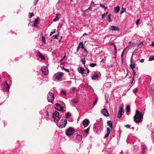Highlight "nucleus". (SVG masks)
<instances>
[{
	"instance_id": "obj_11",
	"label": "nucleus",
	"mask_w": 154,
	"mask_h": 154,
	"mask_svg": "<svg viewBox=\"0 0 154 154\" xmlns=\"http://www.w3.org/2000/svg\"><path fill=\"white\" fill-rule=\"evenodd\" d=\"M41 71L42 72V74H44V75L48 74V69L47 66H43L41 69Z\"/></svg>"
},
{
	"instance_id": "obj_6",
	"label": "nucleus",
	"mask_w": 154,
	"mask_h": 154,
	"mask_svg": "<svg viewBox=\"0 0 154 154\" xmlns=\"http://www.w3.org/2000/svg\"><path fill=\"white\" fill-rule=\"evenodd\" d=\"M54 99V94L52 93L49 92L48 94L47 99L48 101L52 102Z\"/></svg>"
},
{
	"instance_id": "obj_39",
	"label": "nucleus",
	"mask_w": 154,
	"mask_h": 154,
	"mask_svg": "<svg viewBox=\"0 0 154 154\" xmlns=\"http://www.w3.org/2000/svg\"><path fill=\"white\" fill-rule=\"evenodd\" d=\"M72 101L74 103H77L78 102V100L76 99H73Z\"/></svg>"
},
{
	"instance_id": "obj_41",
	"label": "nucleus",
	"mask_w": 154,
	"mask_h": 154,
	"mask_svg": "<svg viewBox=\"0 0 154 154\" xmlns=\"http://www.w3.org/2000/svg\"><path fill=\"white\" fill-rule=\"evenodd\" d=\"M122 8L123 9V10L120 12V14H122L125 11V9L124 8Z\"/></svg>"
},
{
	"instance_id": "obj_2",
	"label": "nucleus",
	"mask_w": 154,
	"mask_h": 154,
	"mask_svg": "<svg viewBox=\"0 0 154 154\" xmlns=\"http://www.w3.org/2000/svg\"><path fill=\"white\" fill-rule=\"evenodd\" d=\"M64 73H63L61 72H58L55 74L54 76L55 79L57 80L61 81L62 80V77Z\"/></svg>"
},
{
	"instance_id": "obj_27",
	"label": "nucleus",
	"mask_w": 154,
	"mask_h": 154,
	"mask_svg": "<svg viewBox=\"0 0 154 154\" xmlns=\"http://www.w3.org/2000/svg\"><path fill=\"white\" fill-rule=\"evenodd\" d=\"M90 130V127L88 128L87 129L84 130V132L86 133L87 134H88L89 133V131Z\"/></svg>"
},
{
	"instance_id": "obj_54",
	"label": "nucleus",
	"mask_w": 154,
	"mask_h": 154,
	"mask_svg": "<svg viewBox=\"0 0 154 154\" xmlns=\"http://www.w3.org/2000/svg\"><path fill=\"white\" fill-rule=\"evenodd\" d=\"M61 92L63 95H66V92H65V91H62Z\"/></svg>"
},
{
	"instance_id": "obj_20",
	"label": "nucleus",
	"mask_w": 154,
	"mask_h": 154,
	"mask_svg": "<svg viewBox=\"0 0 154 154\" xmlns=\"http://www.w3.org/2000/svg\"><path fill=\"white\" fill-rule=\"evenodd\" d=\"M60 15V14L58 13L57 14H56V17L54 19V21H56L59 19V16Z\"/></svg>"
},
{
	"instance_id": "obj_60",
	"label": "nucleus",
	"mask_w": 154,
	"mask_h": 154,
	"mask_svg": "<svg viewBox=\"0 0 154 154\" xmlns=\"http://www.w3.org/2000/svg\"><path fill=\"white\" fill-rule=\"evenodd\" d=\"M66 57V56L65 55H64L63 57V59H62L61 60V61H62L63 60V59L64 58H65Z\"/></svg>"
},
{
	"instance_id": "obj_40",
	"label": "nucleus",
	"mask_w": 154,
	"mask_h": 154,
	"mask_svg": "<svg viewBox=\"0 0 154 154\" xmlns=\"http://www.w3.org/2000/svg\"><path fill=\"white\" fill-rule=\"evenodd\" d=\"M42 41H43V42L45 44L46 43H45V38L44 37L42 36Z\"/></svg>"
},
{
	"instance_id": "obj_59",
	"label": "nucleus",
	"mask_w": 154,
	"mask_h": 154,
	"mask_svg": "<svg viewBox=\"0 0 154 154\" xmlns=\"http://www.w3.org/2000/svg\"><path fill=\"white\" fill-rule=\"evenodd\" d=\"M87 73H89V70L88 69V68H87Z\"/></svg>"
},
{
	"instance_id": "obj_61",
	"label": "nucleus",
	"mask_w": 154,
	"mask_h": 154,
	"mask_svg": "<svg viewBox=\"0 0 154 154\" xmlns=\"http://www.w3.org/2000/svg\"><path fill=\"white\" fill-rule=\"evenodd\" d=\"M114 46L115 47V49L116 50V45H114Z\"/></svg>"
},
{
	"instance_id": "obj_3",
	"label": "nucleus",
	"mask_w": 154,
	"mask_h": 154,
	"mask_svg": "<svg viewBox=\"0 0 154 154\" xmlns=\"http://www.w3.org/2000/svg\"><path fill=\"white\" fill-rule=\"evenodd\" d=\"M67 124V120L65 119H62L60 122L58 126L60 128H64Z\"/></svg>"
},
{
	"instance_id": "obj_15",
	"label": "nucleus",
	"mask_w": 154,
	"mask_h": 154,
	"mask_svg": "<svg viewBox=\"0 0 154 154\" xmlns=\"http://www.w3.org/2000/svg\"><path fill=\"white\" fill-rule=\"evenodd\" d=\"M107 133L105 135L104 138H106L108 137L110 133V128L108 127L107 128Z\"/></svg>"
},
{
	"instance_id": "obj_58",
	"label": "nucleus",
	"mask_w": 154,
	"mask_h": 154,
	"mask_svg": "<svg viewBox=\"0 0 154 154\" xmlns=\"http://www.w3.org/2000/svg\"><path fill=\"white\" fill-rule=\"evenodd\" d=\"M80 48L79 46V45L77 47V51L79 49V48Z\"/></svg>"
},
{
	"instance_id": "obj_1",
	"label": "nucleus",
	"mask_w": 154,
	"mask_h": 154,
	"mask_svg": "<svg viewBox=\"0 0 154 154\" xmlns=\"http://www.w3.org/2000/svg\"><path fill=\"white\" fill-rule=\"evenodd\" d=\"M143 118V114L138 110H136L135 114L134 117V122L136 123L142 122Z\"/></svg>"
},
{
	"instance_id": "obj_21",
	"label": "nucleus",
	"mask_w": 154,
	"mask_h": 154,
	"mask_svg": "<svg viewBox=\"0 0 154 154\" xmlns=\"http://www.w3.org/2000/svg\"><path fill=\"white\" fill-rule=\"evenodd\" d=\"M76 138L79 140H81L82 139V136L79 134L77 135L76 136Z\"/></svg>"
},
{
	"instance_id": "obj_56",
	"label": "nucleus",
	"mask_w": 154,
	"mask_h": 154,
	"mask_svg": "<svg viewBox=\"0 0 154 154\" xmlns=\"http://www.w3.org/2000/svg\"><path fill=\"white\" fill-rule=\"evenodd\" d=\"M144 59H141L140 60V62H141V63H143L144 62Z\"/></svg>"
},
{
	"instance_id": "obj_57",
	"label": "nucleus",
	"mask_w": 154,
	"mask_h": 154,
	"mask_svg": "<svg viewBox=\"0 0 154 154\" xmlns=\"http://www.w3.org/2000/svg\"><path fill=\"white\" fill-rule=\"evenodd\" d=\"M151 45L154 46V42H152Z\"/></svg>"
},
{
	"instance_id": "obj_16",
	"label": "nucleus",
	"mask_w": 154,
	"mask_h": 154,
	"mask_svg": "<svg viewBox=\"0 0 154 154\" xmlns=\"http://www.w3.org/2000/svg\"><path fill=\"white\" fill-rule=\"evenodd\" d=\"M37 54L38 56L42 59L43 60H45V57L39 51L38 52H37Z\"/></svg>"
},
{
	"instance_id": "obj_37",
	"label": "nucleus",
	"mask_w": 154,
	"mask_h": 154,
	"mask_svg": "<svg viewBox=\"0 0 154 154\" xmlns=\"http://www.w3.org/2000/svg\"><path fill=\"white\" fill-rule=\"evenodd\" d=\"M53 31H52L51 32L50 34V36H51L56 31V29H54V30H53Z\"/></svg>"
},
{
	"instance_id": "obj_17",
	"label": "nucleus",
	"mask_w": 154,
	"mask_h": 154,
	"mask_svg": "<svg viewBox=\"0 0 154 154\" xmlns=\"http://www.w3.org/2000/svg\"><path fill=\"white\" fill-rule=\"evenodd\" d=\"M78 70L79 73L83 74L84 73L85 70L83 68L79 67L78 68Z\"/></svg>"
},
{
	"instance_id": "obj_42",
	"label": "nucleus",
	"mask_w": 154,
	"mask_h": 154,
	"mask_svg": "<svg viewBox=\"0 0 154 154\" xmlns=\"http://www.w3.org/2000/svg\"><path fill=\"white\" fill-rule=\"evenodd\" d=\"M45 113L46 115V117H47L48 116H49L48 112V111L47 110H46L45 111Z\"/></svg>"
},
{
	"instance_id": "obj_13",
	"label": "nucleus",
	"mask_w": 154,
	"mask_h": 154,
	"mask_svg": "<svg viewBox=\"0 0 154 154\" xmlns=\"http://www.w3.org/2000/svg\"><path fill=\"white\" fill-rule=\"evenodd\" d=\"M89 121L87 119H85L83 122V125L84 127H87L89 125Z\"/></svg>"
},
{
	"instance_id": "obj_62",
	"label": "nucleus",
	"mask_w": 154,
	"mask_h": 154,
	"mask_svg": "<svg viewBox=\"0 0 154 154\" xmlns=\"http://www.w3.org/2000/svg\"><path fill=\"white\" fill-rule=\"evenodd\" d=\"M106 15H107V14H108V12H107L106 13H105Z\"/></svg>"
},
{
	"instance_id": "obj_47",
	"label": "nucleus",
	"mask_w": 154,
	"mask_h": 154,
	"mask_svg": "<svg viewBox=\"0 0 154 154\" xmlns=\"http://www.w3.org/2000/svg\"><path fill=\"white\" fill-rule=\"evenodd\" d=\"M38 0H34V5H36L37 4V3L38 2Z\"/></svg>"
},
{
	"instance_id": "obj_53",
	"label": "nucleus",
	"mask_w": 154,
	"mask_h": 154,
	"mask_svg": "<svg viewBox=\"0 0 154 154\" xmlns=\"http://www.w3.org/2000/svg\"><path fill=\"white\" fill-rule=\"evenodd\" d=\"M97 100H98L97 99L93 103L94 105H95L97 103Z\"/></svg>"
},
{
	"instance_id": "obj_14",
	"label": "nucleus",
	"mask_w": 154,
	"mask_h": 154,
	"mask_svg": "<svg viewBox=\"0 0 154 154\" xmlns=\"http://www.w3.org/2000/svg\"><path fill=\"white\" fill-rule=\"evenodd\" d=\"M102 112L104 116H109V114L107 110L105 109H103L102 110Z\"/></svg>"
},
{
	"instance_id": "obj_12",
	"label": "nucleus",
	"mask_w": 154,
	"mask_h": 154,
	"mask_svg": "<svg viewBox=\"0 0 154 154\" xmlns=\"http://www.w3.org/2000/svg\"><path fill=\"white\" fill-rule=\"evenodd\" d=\"M110 30L118 31L119 30V28L117 26H110L109 28Z\"/></svg>"
},
{
	"instance_id": "obj_26",
	"label": "nucleus",
	"mask_w": 154,
	"mask_h": 154,
	"mask_svg": "<svg viewBox=\"0 0 154 154\" xmlns=\"http://www.w3.org/2000/svg\"><path fill=\"white\" fill-rule=\"evenodd\" d=\"M71 114L69 112H68L66 114V118L67 119H68L71 116Z\"/></svg>"
},
{
	"instance_id": "obj_31",
	"label": "nucleus",
	"mask_w": 154,
	"mask_h": 154,
	"mask_svg": "<svg viewBox=\"0 0 154 154\" xmlns=\"http://www.w3.org/2000/svg\"><path fill=\"white\" fill-rule=\"evenodd\" d=\"M79 46L81 48H82L83 49H84V48L83 46V45L82 42H81L79 43Z\"/></svg>"
},
{
	"instance_id": "obj_46",
	"label": "nucleus",
	"mask_w": 154,
	"mask_h": 154,
	"mask_svg": "<svg viewBox=\"0 0 154 154\" xmlns=\"http://www.w3.org/2000/svg\"><path fill=\"white\" fill-rule=\"evenodd\" d=\"M81 61L83 63V64L84 65H85V60H83V59H81Z\"/></svg>"
},
{
	"instance_id": "obj_51",
	"label": "nucleus",
	"mask_w": 154,
	"mask_h": 154,
	"mask_svg": "<svg viewBox=\"0 0 154 154\" xmlns=\"http://www.w3.org/2000/svg\"><path fill=\"white\" fill-rule=\"evenodd\" d=\"M106 14L105 13L103 14L102 17V19H103V18H104L106 16Z\"/></svg>"
},
{
	"instance_id": "obj_24",
	"label": "nucleus",
	"mask_w": 154,
	"mask_h": 154,
	"mask_svg": "<svg viewBox=\"0 0 154 154\" xmlns=\"http://www.w3.org/2000/svg\"><path fill=\"white\" fill-rule=\"evenodd\" d=\"M133 71V80L131 83V84H132L134 80V78H135V76L136 75V72L133 69H132Z\"/></svg>"
},
{
	"instance_id": "obj_33",
	"label": "nucleus",
	"mask_w": 154,
	"mask_h": 154,
	"mask_svg": "<svg viewBox=\"0 0 154 154\" xmlns=\"http://www.w3.org/2000/svg\"><path fill=\"white\" fill-rule=\"evenodd\" d=\"M154 60V56H150L149 58V60L150 61Z\"/></svg>"
},
{
	"instance_id": "obj_52",
	"label": "nucleus",
	"mask_w": 154,
	"mask_h": 154,
	"mask_svg": "<svg viewBox=\"0 0 154 154\" xmlns=\"http://www.w3.org/2000/svg\"><path fill=\"white\" fill-rule=\"evenodd\" d=\"M139 21H140V19H139L137 20L136 21V24H138V23L139 22Z\"/></svg>"
},
{
	"instance_id": "obj_18",
	"label": "nucleus",
	"mask_w": 154,
	"mask_h": 154,
	"mask_svg": "<svg viewBox=\"0 0 154 154\" xmlns=\"http://www.w3.org/2000/svg\"><path fill=\"white\" fill-rule=\"evenodd\" d=\"M107 123V125L109 126L111 129H112L113 128V125L112 121H108Z\"/></svg>"
},
{
	"instance_id": "obj_36",
	"label": "nucleus",
	"mask_w": 154,
	"mask_h": 154,
	"mask_svg": "<svg viewBox=\"0 0 154 154\" xmlns=\"http://www.w3.org/2000/svg\"><path fill=\"white\" fill-rule=\"evenodd\" d=\"M111 14H109L108 15V21L109 22H111L112 21V20L111 19Z\"/></svg>"
},
{
	"instance_id": "obj_4",
	"label": "nucleus",
	"mask_w": 154,
	"mask_h": 154,
	"mask_svg": "<svg viewBox=\"0 0 154 154\" xmlns=\"http://www.w3.org/2000/svg\"><path fill=\"white\" fill-rule=\"evenodd\" d=\"M59 116V113L58 111H55L53 112L52 117L54 119L55 122L56 121H57V122L60 119Z\"/></svg>"
},
{
	"instance_id": "obj_29",
	"label": "nucleus",
	"mask_w": 154,
	"mask_h": 154,
	"mask_svg": "<svg viewBox=\"0 0 154 154\" xmlns=\"http://www.w3.org/2000/svg\"><path fill=\"white\" fill-rule=\"evenodd\" d=\"M109 96V94L108 93H106L105 94V98L106 99V102H107V101L108 98V97Z\"/></svg>"
},
{
	"instance_id": "obj_50",
	"label": "nucleus",
	"mask_w": 154,
	"mask_h": 154,
	"mask_svg": "<svg viewBox=\"0 0 154 154\" xmlns=\"http://www.w3.org/2000/svg\"><path fill=\"white\" fill-rule=\"evenodd\" d=\"M143 44L142 42H140V44L138 45V47H141L142 46V45Z\"/></svg>"
},
{
	"instance_id": "obj_8",
	"label": "nucleus",
	"mask_w": 154,
	"mask_h": 154,
	"mask_svg": "<svg viewBox=\"0 0 154 154\" xmlns=\"http://www.w3.org/2000/svg\"><path fill=\"white\" fill-rule=\"evenodd\" d=\"M130 67L132 69H133L134 68H135L136 66V64L135 63V61L133 60V55H132L130 60Z\"/></svg>"
},
{
	"instance_id": "obj_45",
	"label": "nucleus",
	"mask_w": 154,
	"mask_h": 154,
	"mask_svg": "<svg viewBox=\"0 0 154 154\" xmlns=\"http://www.w3.org/2000/svg\"><path fill=\"white\" fill-rule=\"evenodd\" d=\"M100 7H101L103 8H105V9H106L107 8V7L106 8L105 7V5H102L101 4H100Z\"/></svg>"
},
{
	"instance_id": "obj_10",
	"label": "nucleus",
	"mask_w": 154,
	"mask_h": 154,
	"mask_svg": "<svg viewBox=\"0 0 154 154\" xmlns=\"http://www.w3.org/2000/svg\"><path fill=\"white\" fill-rule=\"evenodd\" d=\"M55 109L58 111H63L64 110L63 107L59 103H56L55 104Z\"/></svg>"
},
{
	"instance_id": "obj_25",
	"label": "nucleus",
	"mask_w": 154,
	"mask_h": 154,
	"mask_svg": "<svg viewBox=\"0 0 154 154\" xmlns=\"http://www.w3.org/2000/svg\"><path fill=\"white\" fill-rule=\"evenodd\" d=\"M98 76L99 75L95 73L93 75L92 79H96L98 77Z\"/></svg>"
},
{
	"instance_id": "obj_5",
	"label": "nucleus",
	"mask_w": 154,
	"mask_h": 154,
	"mask_svg": "<svg viewBox=\"0 0 154 154\" xmlns=\"http://www.w3.org/2000/svg\"><path fill=\"white\" fill-rule=\"evenodd\" d=\"M75 129L72 127H69L66 132V134L69 137L70 136L75 132Z\"/></svg>"
},
{
	"instance_id": "obj_32",
	"label": "nucleus",
	"mask_w": 154,
	"mask_h": 154,
	"mask_svg": "<svg viewBox=\"0 0 154 154\" xmlns=\"http://www.w3.org/2000/svg\"><path fill=\"white\" fill-rule=\"evenodd\" d=\"M97 65L96 63H91L90 64L89 66H91V67H94L95 66H96Z\"/></svg>"
},
{
	"instance_id": "obj_49",
	"label": "nucleus",
	"mask_w": 154,
	"mask_h": 154,
	"mask_svg": "<svg viewBox=\"0 0 154 154\" xmlns=\"http://www.w3.org/2000/svg\"><path fill=\"white\" fill-rule=\"evenodd\" d=\"M138 91V89L136 88L133 90V92L134 93H136Z\"/></svg>"
},
{
	"instance_id": "obj_55",
	"label": "nucleus",
	"mask_w": 154,
	"mask_h": 154,
	"mask_svg": "<svg viewBox=\"0 0 154 154\" xmlns=\"http://www.w3.org/2000/svg\"><path fill=\"white\" fill-rule=\"evenodd\" d=\"M37 23H33V26H37Z\"/></svg>"
},
{
	"instance_id": "obj_7",
	"label": "nucleus",
	"mask_w": 154,
	"mask_h": 154,
	"mask_svg": "<svg viewBox=\"0 0 154 154\" xmlns=\"http://www.w3.org/2000/svg\"><path fill=\"white\" fill-rule=\"evenodd\" d=\"M124 110L123 108V107L121 106L119 109L118 111V117L119 118L121 117L122 115L124 112Z\"/></svg>"
},
{
	"instance_id": "obj_23",
	"label": "nucleus",
	"mask_w": 154,
	"mask_h": 154,
	"mask_svg": "<svg viewBox=\"0 0 154 154\" xmlns=\"http://www.w3.org/2000/svg\"><path fill=\"white\" fill-rule=\"evenodd\" d=\"M84 49L85 51L86 52V55L85 56H82L81 57V58H82V57H84V59H85V57L87 56V54L88 53V52L86 49L84 48V49Z\"/></svg>"
},
{
	"instance_id": "obj_64",
	"label": "nucleus",
	"mask_w": 154,
	"mask_h": 154,
	"mask_svg": "<svg viewBox=\"0 0 154 154\" xmlns=\"http://www.w3.org/2000/svg\"><path fill=\"white\" fill-rule=\"evenodd\" d=\"M129 43H130V44H131V42H129Z\"/></svg>"
},
{
	"instance_id": "obj_34",
	"label": "nucleus",
	"mask_w": 154,
	"mask_h": 154,
	"mask_svg": "<svg viewBox=\"0 0 154 154\" xmlns=\"http://www.w3.org/2000/svg\"><path fill=\"white\" fill-rule=\"evenodd\" d=\"M39 17H38L35 20V23H37V24L38 23V21L39 20Z\"/></svg>"
},
{
	"instance_id": "obj_19",
	"label": "nucleus",
	"mask_w": 154,
	"mask_h": 154,
	"mask_svg": "<svg viewBox=\"0 0 154 154\" xmlns=\"http://www.w3.org/2000/svg\"><path fill=\"white\" fill-rule=\"evenodd\" d=\"M120 10V8L119 6H117L114 8V12L116 13H118Z\"/></svg>"
},
{
	"instance_id": "obj_28",
	"label": "nucleus",
	"mask_w": 154,
	"mask_h": 154,
	"mask_svg": "<svg viewBox=\"0 0 154 154\" xmlns=\"http://www.w3.org/2000/svg\"><path fill=\"white\" fill-rule=\"evenodd\" d=\"M76 88L75 87H73L70 89V91L74 92L76 90Z\"/></svg>"
},
{
	"instance_id": "obj_9",
	"label": "nucleus",
	"mask_w": 154,
	"mask_h": 154,
	"mask_svg": "<svg viewBox=\"0 0 154 154\" xmlns=\"http://www.w3.org/2000/svg\"><path fill=\"white\" fill-rule=\"evenodd\" d=\"M3 90L4 92L8 91L10 89V87L6 82L5 81L4 83Z\"/></svg>"
},
{
	"instance_id": "obj_44",
	"label": "nucleus",
	"mask_w": 154,
	"mask_h": 154,
	"mask_svg": "<svg viewBox=\"0 0 154 154\" xmlns=\"http://www.w3.org/2000/svg\"><path fill=\"white\" fill-rule=\"evenodd\" d=\"M62 69H64L65 70V71L67 72H69V69H65V68L64 67H63L62 68Z\"/></svg>"
},
{
	"instance_id": "obj_22",
	"label": "nucleus",
	"mask_w": 154,
	"mask_h": 154,
	"mask_svg": "<svg viewBox=\"0 0 154 154\" xmlns=\"http://www.w3.org/2000/svg\"><path fill=\"white\" fill-rule=\"evenodd\" d=\"M125 109L126 112H129L130 110V106L129 105H127L126 108Z\"/></svg>"
},
{
	"instance_id": "obj_30",
	"label": "nucleus",
	"mask_w": 154,
	"mask_h": 154,
	"mask_svg": "<svg viewBox=\"0 0 154 154\" xmlns=\"http://www.w3.org/2000/svg\"><path fill=\"white\" fill-rule=\"evenodd\" d=\"M34 15L33 13H29V18H31L33 17Z\"/></svg>"
},
{
	"instance_id": "obj_63",
	"label": "nucleus",
	"mask_w": 154,
	"mask_h": 154,
	"mask_svg": "<svg viewBox=\"0 0 154 154\" xmlns=\"http://www.w3.org/2000/svg\"><path fill=\"white\" fill-rule=\"evenodd\" d=\"M69 83H71V81H69Z\"/></svg>"
},
{
	"instance_id": "obj_38",
	"label": "nucleus",
	"mask_w": 154,
	"mask_h": 154,
	"mask_svg": "<svg viewBox=\"0 0 154 154\" xmlns=\"http://www.w3.org/2000/svg\"><path fill=\"white\" fill-rule=\"evenodd\" d=\"M59 32L58 33L57 35H54L52 37H53L54 39L57 38H58V35H59Z\"/></svg>"
},
{
	"instance_id": "obj_48",
	"label": "nucleus",
	"mask_w": 154,
	"mask_h": 154,
	"mask_svg": "<svg viewBox=\"0 0 154 154\" xmlns=\"http://www.w3.org/2000/svg\"><path fill=\"white\" fill-rule=\"evenodd\" d=\"M125 127L126 128H130L131 127V126L129 125H125Z\"/></svg>"
},
{
	"instance_id": "obj_43",
	"label": "nucleus",
	"mask_w": 154,
	"mask_h": 154,
	"mask_svg": "<svg viewBox=\"0 0 154 154\" xmlns=\"http://www.w3.org/2000/svg\"><path fill=\"white\" fill-rule=\"evenodd\" d=\"M125 49H124V50L122 52V53L121 55V59L122 60V62H123V53H124V51H125Z\"/></svg>"
},
{
	"instance_id": "obj_35",
	"label": "nucleus",
	"mask_w": 154,
	"mask_h": 154,
	"mask_svg": "<svg viewBox=\"0 0 154 154\" xmlns=\"http://www.w3.org/2000/svg\"><path fill=\"white\" fill-rule=\"evenodd\" d=\"M150 90L152 91H153L154 92V83L152 85L151 88Z\"/></svg>"
}]
</instances>
